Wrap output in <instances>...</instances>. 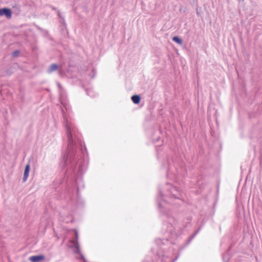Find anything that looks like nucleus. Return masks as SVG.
<instances>
[{"instance_id":"nucleus-10","label":"nucleus","mask_w":262,"mask_h":262,"mask_svg":"<svg viewBox=\"0 0 262 262\" xmlns=\"http://www.w3.org/2000/svg\"><path fill=\"white\" fill-rule=\"evenodd\" d=\"M172 40L174 41L177 42L179 45H182V39L181 38H180L178 36L173 37V38H172Z\"/></svg>"},{"instance_id":"nucleus-7","label":"nucleus","mask_w":262,"mask_h":262,"mask_svg":"<svg viewBox=\"0 0 262 262\" xmlns=\"http://www.w3.org/2000/svg\"><path fill=\"white\" fill-rule=\"evenodd\" d=\"M132 100L135 104H138L141 100V97L139 95H135L132 97Z\"/></svg>"},{"instance_id":"nucleus-12","label":"nucleus","mask_w":262,"mask_h":262,"mask_svg":"<svg viewBox=\"0 0 262 262\" xmlns=\"http://www.w3.org/2000/svg\"><path fill=\"white\" fill-rule=\"evenodd\" d=\"M244 0H239V2L243 1Z\"/></svg>"},{"instance_id":"nucleus-2","label":"nucleus","mask_w":262,"mask_h":262,"mask_svg":"<svg viewBox=\"0 0 262 262\" xmlns=\"http://www.w3.org/2000/svg\"><path fill=\"white\" fill-rule=\"evenodd\" d=\"M74 233L75 239L73 241H71V242L72 244L71 247L75 248L74 251L75 253L79 254L80 257H77L78 259H82L84 262H86L83 255L81 254L80 250L79 245L78 242V233L77 230L75 229Z\"/></svg>"},{"instance_id":"nucleus-3","label":"nucleus","mask_w":262,"mask_h":262,"mask_svg":"<svg viewBox=\"0 0 262 262\" xmlns=\"http://www.w3.org/2000/svg\"><path fill=\"white\" fill-rule=\"evenodd\" d=\"M3 15H5L8 19L11 18L12 17L11 10L8 8L0 9V16Z\"/></svg>"},{"instance_id":"nucleus-4","label":"nucleus","mask_w":262,"mask_h":262,"mask_svg":"<svg viewBox=\"0 0 262 262\" xmlns=\"http://www.w3.org/2000/svg\"><path fill=\"white\" fill-rule=\"evenodd\" d=\"M45 256L43 255H35L31 256L29 259L32 262H39L41 260L45 259Z\"/></svg>"},{"instance_id":"nucleus-1","label":"nucleus","mask_w":262,"mask_h":262,"mask_svg":"<svg viewBox=\"0 0 262 262\" xmlns=\"http://www.w3.org/2000/svg\"><path fill=\"white\" fill-rule=\"evenodd\" d=\"M64 124L66 128L68 144L67 155L63 157V165L65 166L69 163H72L75 159L76 149L74 147V142L73 135L75 138L78 137L77 128L69 121L68 117L63 114Z\"/></svg>"},{"instance_id":"nucleus-11","label":"nucleus","mask_w":262,"mask_h":262,"mask_svg":"<svg viewBox=\"0 0 262 262\" xmlns=\"http://www.w3.org/2000/svg\"><path fill=\"white\" fill-rule=\"evenodd\" d=\"M19 54V51L18 50H16V51H14V52H13L12 56L13 57H17V56H18Z\"/></svg>"},{"instance_id":"nucleus-6","label":"nucleus","mask_w":262,"mask_h":262,"mask_svg":"<svg viewBox=\"0 0 262 262\" xmlns=\"http://www.w3.org/2000/svg\"><path fill=\"white\" fill-rule=\"evenodd\" d=\"M170 192L171 193L172 197L176 199H179V197L178 195V191L176 187L172 186L171 188Z\"/></svg>"},{"instance_id":"nucleus-8","label":"nucleus","mask_w":262,"mask_h":262,"mask_svg":"<svg viewBox=\"0 0 262 262\" xmlns=\"http://www.w3.org/2000/svg\"><path fill=\"white\" fill-rule=\"evenodd\" d=\"M58 66L56 63H53L51 64L49 67L48 70V72L49 73H51L52 72L57 70L58 69Z\"/></svg>"},{"instance_id":"nucleus-9","label":"nucleus","mask_w":262,"mask_h":262,"mask_svg":"<svg viewBox=\"0 0 262 262\" xmlns=\"http://www.w3.org/2000/svg\"><path fill=\"white\" fill-rule=\"evenodd\" d=\"M223 259L224 261V262H228L229 260V254L227 251L226 253H225L223 255Z\"/></svg>"},{"instance_id":"nucleus-5","label":"nucleus","mask_w":262,"mask_h":262,"mask_svg":"<svg viewBox=\"0 0 262 262\" xmlns=\"http://www.w3.org/2000/svg\"><path fill=\"white\" fill-rule=\"evenodd\" d=\"M30 166L29 164H27L25 167L24 173V177L23 179V181L24 182H26V180L28 179L29 173L30 171Z\"/></svg>"}]
</instances>
